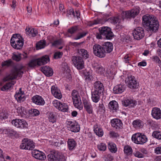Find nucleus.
Listing matches in <instances>:
<instances>
[{"instance_id":"obj_1","label":"nucleus","mask_w":161,"mask_h":161,"mask_svg":"<svg viewBox=\"0 0 161 161\" xmlns=\"http://www.w3.org/2000/svg\"><path fill=\"white\" fill-rule=\"evenodd\" d=\"M142 25L146 30L152 33L157 32L159 28L158 21L153 15L146 14L142 17Z\"/></svg>"},{"instance_id":"obj_2","label":"nucleus","mask_w":161,"mask_h":161,"mask_svg":"<svg viewBox=\"0 0 161 161\" xmlns=\"http://www.w3.org/2000/svg\"><path fill=\"white\" fill-rule=\"evenodd\" d=\"M24 39L19 34H13L10 39V44L14 49H20L24 45Z\"/></svg>"},{"instance_id":"obj_3","label":"nucleus","mask_w":161,"mask_h":161,"mask_svg":"<svg viewBox=\"0 0 161 161\" xmlns=\"http://www.w3.org/2000/svg\"><path fill=\"white\" fill-rule=\"evenodd\" d=\"M68 33L73 34L78 32L74 39L75 40L80 39L85 36L87 34L86 32L83 31L82 29L79 25H74L72 26L68 30Z\"/></svg>"},{"instance_id":"obj_4","label":"nucleus","mask_w":161,"mask_h":161,"mask_svg":"<svg viewBox=\"0 0 161 161\" xmlns=\"http://www.w3.org/2000/svg\"><path fill=\"white\" fill-rule=\"evenodd\" d=\"M48 161H65V158L64 155L55 150H53L50 152L47 155Z\"/></svg>"},{"instance_id":"obj_5","label":"nucleus","mask_w":161,"mask_h":161,"mask_svg":"<svg viewBox=\"0 0 161 161\" xmlns=\"http://www.w3.org/2000/svg\"><path fill=\"white\" fill-rule=\"evenodd\" d=\"M71 97L74 106L80 110L82 109L83 105L78 92L75 89L73 90L71 93Z\"/></svg>"},{"instance_id":"obj_6","label":"nucleus","mask_w":161,"mask_h":161,"mask_svg":"<svg viewBox=\"0 0 161 161\" xmlns=\"http://www.w3.org/2000/svg\"><path fill=\"white\" fill-rule=\"evenodd\" d=\"M23 67L21 66L19 68H14L11 73L8 76L4 77L3 79L4 81L12 80L17 78L18 76L21 77L24 73Z\"/></svg>"},{"instance_id":"obj_7","label":"nucleus","mask_w":161,"mask_h":161,"mask_svg":"<svg viewBox=\"0 0 161 161\" xmlns=\"http://www.w3.org/2000/svg\"><path fill=\"white\" fill-rule=\"evenodd\" d=\"M140 11V8L136 6L130 10L122 11L121 15L123 19L133 18L139 14Z\"/></svg>"},{"instance_id":"obj_8","label":"nucleus","mask_w":161,"mask_h":161,"mask_svg":"<svg viewBox=\"0 0 161 161\" xmlns=\"http://www.w3.org/2000/svg\"><path fill=\"white\" fill-rule=\"evenodd\" d=\"M131 140L136 144L142 145L147 142V138L144 135H142L140 133H136L132 135Z\"/></svg>"},{"instance_id":"obj_9","label":"nucleus","mask_w":161,"mask_h":161,"mask_svg":"<svg viewBox=\"0 0 161 161\" xmlns=\"http://www.w3.org/2000/svg\"><path fill=\"white\" fill-rule=\"evenodd\" d=\"M22 142L20 146V148L21 149L31 150L35 147V146L33 142L28 138L23 139Z\"/></svg>"},{"instance_id":"obj_10","label":"nucleus","mask_w":161,"mask_h":161,"mask_svg":"<svg viewBox=\"0 0 161 161\" xmlns=\"http://www.w3.org/2000/svg\"><path fill=\"white\" fill-rule=\"evenodd\" d=\"M99 31L102 33L103 38L107 39L110 40L114 36V34L111 31V29L106 26L102 27L99 29Z\"/></svg>"},{"instance_id":"obj_11","label":"nucleus","mask_w":161,"mask_h":161,"mask_svg":"<svg viewBox=\"0 0 161 161\" xmlns=\"http://www.w3.org/2000/svg\"><path fill=\"white\" fill-rule=\"evenodd\" d=\"M125 82L129 87L134 89L138 87V84L137 83L135 77L131 75H129L126 78Z\"/></svg>"},{"instance_id":"obj_12","label":"nucleus","mask_w":161,"mask_h":161,"mask_svg":"<svg viewBox=\"0 0 161 161\" xmlns=\"http://www.w3.org/2000/svg\"><path fill=\"white\" fill-rule=\"evenodd\" d=\"M92 49L95 55L100 58H103L105 57V53L103 51L102 45L96 44L93 46Z\"/></svg>"},{"instance_id":"obj_13","label":"nucleus","mask_w":161,"mask_h":161,"mask_svg":"<svg viewBox=\"0 0 161 161\" xmlns=\"http://www.w3.org/2000/svg\"><path fill=\"white\" fill-rule=\"evenodd\" d=\"M12 125L15 127L21 129L27 128L28 124L26 121L23 119H15L12 121Z\"/></svg>"},{"instance_id":"obj_14","label":"nucleus","mask_w":161,"mask_h":161,"mask_svg":"<svg viewBox=\"0 0 161 161\" xmlns=\"http://www.w3.org/2000/svg\"><path fill=\"white\" fill-rule=\"evenodd\" d=\"M72 61L75 66L78 69H81L84 68V62L82 58L78 56L72 57Z\"/></svg>"},{"instance_id":"obj_15","label":"nucleus","mask_w":161,"mask_h":161,"mask_svg":"<svg viewBox=\"0 0 161 161\" xmlns=\"http://www.w3.org/2000/svg\"><path fill=\"white\" fill-rule=\"evenodd\" d=\"M132 34L134 39L140 40L142 39L145 35L144 30L142 27H137L133 31Z\"/></svg>"},{"instance_id":"obj_16","label":"nucleus","mask_w":161,"mask_h":161,"mask_svg":"<svg viewBox=\"0 0 161 161\" xmlns=\"http://www.w3.org/2000/svg\"><path fill=\"white\" fill-rule=\"evenodd\" d=\"M53 103L54 106L59 110L63 112L68 111V107L66 103H61L57 100L53 101Z\"/></svg>"},{"instance_id":"obj_17","label":"nucleus","mask_w":161,"mask_h":161,"mask_svg":"<svg viewBox=\"0 0 161 161\" xmlns=\"http://www.w3.org/2000/svg\"><path fill=\"white\" fill-rule=\"evenodd\" d=\"M94 91L103 93L104 90L103 84L100 81H96L93 84Z\"/></svg>"},{"instance_id":"obj_18","label":"nucleus","mask_w":161,"mask_h":161,"mask_svg":"<svg viewBox=\"0 0 161 161\" xmlns=\"http://www.w3.org/2000/svg\"><path fill=\"white\" fill-rule=\"evenodd\" d=\"M67 124L69 126L70 130L73 132H77L80 131V125L76 121H69Z\"/></svg>"},{"instance_id":"obj_19","label":"nucleus","mask_w":161,"mask_h":161,"mask_svg":"<svg viewBox=\"0 0 161 161\" xmlns=\"http://www.w3.org/2000/svg\"><path fill=\"white\" fill-rule=\"evenodd\" d=\"M84 107L89 114H92L93 112L92 106L89 101L84 97L82 98Z\"/></svg>"},{"instance_id":"obj_20","label":"nucleus","mask_w":161,"mask_h":161,"mask_svg":"<svg viewBox=\"0 0 161 161\" xmlns=\"http://www.w3.org/2000/svg\"><path fill=\"white\" fill-rule=\"evenodd\" d=\"M52 94L56 98L60 99L62 98V95L60 89L56 85L52 86L51 87Z\"/></svg>"},{"instance_id":"obj_21","label":"nucleus","mask_w":161,"mask_h":161,"mask_svg":"<svg viewBox=\"0 0 161 161\" xmlns=\"http://www.w3.org/2000/svg\"><path fill=\"white\" fill-rule=\"evenodd\" d=\"M112 126L117 130L122 128L123 124L120 119H114L111 120Z\"/></svg>"},{"instance_id":"obj_22","label":"nucleus","mask_w":161,"mask_h":161,"mask_svg":"<svg viewBox=\"0 0 161 161\" xmlns=\"http://www.w3.org/2000/svg\"><path fill=\"white\" fill-rule=\"evenodd\" d=\"M122 102L124 106L129 108L134 107L136 104V101L130 98H126Z\"/></svg>"},{"instance_id":"obj_23","label":"nucleus","mask_w":161,"mask_h":161,"mask_svg":"<svg viewBox=\"0 0 161 161\" xmlns=\"http://www.w3.org/2000/svg\"><path fill=\"white\" fill-rule=\"evenodd\" d=\"M32 102L38 105H43L45 103V101L43 98L38 95L34 96L31 98Z\"/></svg>"},{"instance_id":"obj_24","label":"nucleus","mask_w":161,"mask_h":161,"mask_svg":"<svg viewBox=\"0 0 161 161\" xmlns=\"http://www.w3.org/2000/svg\"><path fill=\"white\" fill-rule=\"evenodd\" d=\"M102 45L105 54L106 53H111L113 51V44L111 42H105L102 44Z\"/></svg>"},{"instance_id":"obj_25","label":"nucleus","mask_w":161,"mask_h":161,"mask_svg":"<svg viewBox=\"0 0 161 161\" xmlns=\"http://www.w3.org/2000/svg\"><path fill=\"white\" fill-rule=\"evenodd\" d=\"M126 88V87L125 84H118L114 87L113 92L115 94L121 93L125 91Z\"/></svg>"},{"instance_id":"obj_26","label":"nucleus","mask_w":161,"mask_h":161,"mask_svg":"<svg viewBox=\"0 0 161 161\" xmlns=\"http://www.w3.org/2000/svg\"><path fill=\"white\" fill-rule=\"evenodd\" d=\"M46 114L47 117L49 122L52 124L56 122L57 119V113L56 112H48Z\"/></svg>"},{"instance_id":"obj_27","label":"nucleus","mask_w":161,"mask_h":161,"mask_svg":"<svg viewBox=\"0 0 161 161\" xmlns=\"http://www.w3.org/2000/svg\"><path fill=\"white\" fill-rule=\"evenodd\" d=\"M32 153L34 158L40 160H44L46 158L45 154L38 150H33Z\"/></svg>"},{"instance_id":"obj_28","label":"nucleus","mask_w":161,"mask_h":161,"mask_svg":"<svg viewBox=\"0 0 161 161\" xmlns=\"http://www.w3.org/2000/svg\"><path fill=\"white\" fill-rule=\"evenodd\" d=\"M151 114L153 117L156 119L161 118V110L159 108L154 107L153 108Z\"/></svg>"},{"instance_id":"obj_29","label":"nucleus","mask_w":161,"mask_h":161,"mask_svg":"<svg viewBox=\"0 0 161 161\" xmlns=\"http://www.w3.org/2000/svg\"><path fill=\"white\" fill-rule=\"evenodd\" d=\"M41 71L47 76H52L53 74V69L49 66H47L42 67Z\"/></svg>"},{"instance_id":"obj_30","label":"nucleus","mask_w":161,"mask_h":161,"mask_svg":"<svg viewBox=\"0 0 161 161\" xmlns=\"http://www.w3.org/2000/svg\"><path fill=\"white\" fill-rule=\"evenodd\" d=\"M83 75L85 81L87 83H90L95 80V78L89 72H86L84 73Z\"/></svg>"},{"instance_id":"obj_31","label":"nucleus","mask_w":161,"mask_h":161,"mask_svg":"<svg viewBox=\"0 0 161 161\" xmlns=\"http://www.w3.org/2000/svg\"><path fill=\"white\" fill-rule=\"evenodd\" d=\"M91 94L92 101L94 103H97L99 100L100 97L102 93L93 91L92 92Z\"/></svg>"},{"instance_id":"obj_32","label":"nucleus","mask_w":161,"mask_h":161,"mask_svg":"<svg viewBox=\"0 0 161 161\" xmlns=\"http://www.w3.org/2000/svg\"><path fill=\"white\" fill-rule=\"evenodd\" d=\"M25 31L26 34L33 37L36 36L38 33L37 30L32 28H29L28 29L26 28Z\"/></svg>"},{"instance_id":"obj_33","label":"nucleus","mask_w":161,"mask_h":161,"mask_svg":"<svg viewBox=\"0 0 161 161\" xmlns=\"http://www.w3.org/2000/svg\"><path fill=\"white\" fill-rule=\"evenodd\" d=\"M17 112L22 117H25L27 114L25 108L22 106L18 107L17 108Z\"/></svg>"},{"instance_id":"obj_34","label":"nucleus","mask_w":161,"mask_h":161,"mask_svg":"<svg viewBox=\"0 0 161 161\" xmlns=\"http://www.w3.org/2000/svg\"><path fill=\"white\" fill-rule=\"evenodd\" d=\"M132 125L135 128L139 129L142 127L143 123L140 119H137L133 121Z\"/></svg>"},{"instance_id":"obj_35","label":"nucleus","mask_w":161,"mask_h":161,"mask_svg":"<svg viewBox=\"0 0 161 161\" xmlns=\"http://www.w3.org/2000/svg\"><path fill=\"white\" fill-rule=\"evenodd\" d=\"M39 61V65H44L47 64L49 61V58L48 55H45L40 58H37Z\"/></svg>"},{"instance_id":"obj_36","label":"nucleus","mask_w":161,"mask_h":161,"mask_svg":"<svg viewBox=\"0 0 161 161\" xmlns=\"http://www.w3.org/2000/svg\"><path fill=\"white\" fill-rule=\"evenodd\" d=\"M76 144V142L74 139H68L67 141L68 147L70 150L73 149Z\"/></svg>"},{"instance_id":"obj_37","label":"nucleus","mask_w":161,"mask_h":161,"mask_svg":"<svg viewBox=\"0 0 161 161\" xmlns=\"http://www.w3.org/2000/svg\"><path fill=\"white\" fill-rule=\"evenodd\" d=\"M93 66L94 68L98 73L102 74L103 73L104 69L99 63H95Z\"/></svg>"},{"instance_id":"obj_38","label":"nucleus","mask_w":161,"mask_h":161,"mask_svg":"<svg viewBox=\"0 0 161 161\" xmlns=\"http://www.w3.org/2000/svg\"><path fill=\"white\" fill-rule=\"evenodd\" d=\"M108 107L110 109L116 111L118 108V103L115 100L111 101L108 104Z\"/></svg>"},{"instance_id":"obj_39","label":"nucleus","mask_w":161,"mask_h":161,"mask_svg":"<svg viewBox=\"0 0 161 161\" xmlns=\"http://www.w3.org/2000/svg\"><path fill=\"white\" fill-rule=\"evenodd\" d=\"M78 52L79 54L83 58L86 59L89 58L88 53L87 50L84 49H81L78 50Z\"/></svg>"},{"instance_id":"obj_40","label":"nucleus","mask_w":161,"mask_h":161,"mask_svg":"<svg viewBox=\"0 0 161 161\" xmlns=\"http://www.w3.org/2000/svg\"><path fill=\"white\" fill-rule=\"evenodd\" d=\"M3 134H6L12 136H15L17 134V132L11 128L4 129L3 130Z\"/></svg>"},{"instance_id":"obj_41","label":"nucleus","mask_w":161,"mask_h":161,"mask_svg":"<svg viewBox=\"0 0 161 161\" xmlns=\"http://www.w3.org/2000/svg\"><path fill=\"white\" fill-rule=\"evenodd\" d=\"M108 148L109 150L112 153H115L117 151V148L116 144L113 142L108 144Z\"/></svg>"},{"instance_id":"obj_42","label":"nucleus","mask_w":161,"mask_h":161,"mask_svg":"<svg viewBox=\"0 0 161 161\" xmlns=\"http://www.w3.org/2000/svg\"><path fill=\"white\" fill-rule=\"evenodd\" d=\"M15 83V82L14 81L7 83L2 88L1 90L3 91L8 89L10 90Z\"/></svg>"},{"instance_id":"obj_43","label":"nucleus","mask_w":161,"mask_h":161,"mask_svg":"<svg viewBox=\"0 0 161 161\" xmlns=\"http://www.w3.org/2000/svg\"><path fill=\"white\" fill-rule=\"evenodd\" d=\"M8 114L7 111L2 110L0 111V119H6L8 118Z\"/></svg>"},{"instance_id":"obj_44","label":"nucleus","mask_w":161,"mask_h":161,"mask_svg":"<svg viewBox=\"0 0 161 161\" xmlns=\"http://www.w3.org/2000/svg\"><path fill=\"white\" fill-rule=\"evenodd\" d=\"M46 42L45 40H41L36 44V47L39 49L44 48L46 46Z\"/></svg>"},{"instance_id":"obj_45","label":"nucleus","mask_w":161,"mask_h":161,"mask_svg":"<svg viewBox=\"0 0 161 161\" xmlns=\"http://www.w3.org/2000/svg\"><path fill=\"white\" fill-rule=\"evenodd\" d=\"M124 153L127 155H131L132 153V148L128 145L124 147Z\"/></svg>"},{"instance_id":"obj_46","label":"nucleus","mask_w":161,"mask_h":161,"mask_svg":"<svg viewBox=\"0 0 161 161\" xmlns=\"http://www.w3.org/2000/svg\"><path fill=\"white\" fill-rule=\"evenodd\" d=\"M94 131L96 134L99 137H102L103 135V131L102 129L98 127L94 129Z\"/></svg>"},{"instance_id":"obj_47","label":"nucleus","mask_w":161,"mask_h":161,"mask_svg":"<svg viewBox=\"0 0 161 161\" xmlns=\"http://www.w3.org/2000/svg\"><path fill=\"white\" fill-rule=\"evenodd\" d=\"M13 64V62L10 59L4 61L2 63V66L3 67L6 66L8 67L12 65Z\"/></svg>"},{"instance_id":"obj_48","label":"nucleus","mask_w":161,"mask_h":161,"mask_svg":"<svg viewBox=\"0 0 161 161\" xmlns=\"http://www.w3.org/2000/svg\"><path fill=\"white\" fill-rule=\"evenodd\" d=\"M39 61L37 59L31 60L28 64V66L30 67H34L36 65H39Z\"/></svg>"},{"instance_id":"obj_49","label":"nucleus","mask_w":161,"mask_h":161,"mask_svg":"<svg viewBox=\"0 0 161 161\" xmlns=\"http://www.w3.org/2000/svg\"><path fill=\"white\" fill-rule=\"evenodd\" d=\"M152 136L158 140H161V132L155 131L152 133Z\"/></svg>"},{"instance_id":"obj_50","label":"nucleus","mask_w":161,"mask_h":161,"mask_svg":"<svg viewBox=\"0 0 161 161\" xmlns=\"http://www.w3.org/2000/svg\"><path fill=\"white\" fill-rule=\"evenodd\" d=\"M132 57V55L131 54H126L124 57V62L126 64L129 63V61H131Z\"/></svg>"},{"instance_id":"obj_51","label":"nucleus","mask_w":161,"mask_h":161,"mask_svg":"<svg viewBox=\"0 0 161 161\" xmlns=\"http://www.w3.org/2000/svg\"><path fill=\"white\" fill-rule=\"evenodd\" d=\"M114 157L110 154H107L103 157L104 161H112L114 159Z\"/></svg>"},{"instance_id":"obj_52","label":"nucleus","mask_w":161,"mask_h":161,"mask_svg":"<svg viewBox=\"0 0 161 161\" xmlns=\"http://www.w3.org/2000/svg\"><path fill=\"white\" fill-rule=\"evenodd\" d=\"M12 59L16 62H19L21 60V56H20L19 53L15 54L13 53L12 56Z\"/></svg>"},{"instance_id":"obj_53","label":"nucleus","mask_w":161,"mask_h":161,"mask_svg":"<svg viewBox=\"0 0 161 161\" xmlns=\"http://www.w3.org/2000/svg\"><path fill=\"white\" fill-rule=\"evenodd\" d=\"M75 12L73 8H71L67 11V16L68 17H73L75 15Z\"/></svg>"},{"instance_id":"obj_54","label":"nucleus","mask_w":161,"mask_h":161,"mask_svg":"<svg viewBox=\"0 0 161 161\" xmlns=\"http://www.w3.org/2000/svg\"><path fill=\"white\" fill-rule=\"evenodd\" d=\"M98 149L101 151H104L106 149V145L104 143H101L97 145Z\"/></svg>"},{"instance_id":"obj_55","label":"nucleus","mask_w":161,"mask_h":161,"mask_svg":"<svg viewBox=\"0 0 161 161\" xmlns=\"http://www.w3.org/2000/svg\"><path fill=\"white\" fill-rule=\"evenodd\" d=\"M134 154L135 157L138 158H143L145 157V155L142 153L140 150L136 151L135 152H134Z\"/></svg>"},{"instance_id":"obj_56","label":"nucleus","mask_w":161,"mask_h":161,"mask_svg":"<svg viewBox=\"0 0 161 161\" xmlns=\"http://www.w3.org/2000/svg\"><path fill=\"white\" fill-rule=\"evenodd\" d=\"M22 94H24V92L22 91V88H20L19 89V91L18 92H16V94L14 95V97L16 99H17L20 96H21Z\"/></svg>"},{"instance_id":"obj_57","label":"nucleus","mask_w":161,"mask_h":161,"mask_svg":"<svg viewBox=\"0 0 161 161\" xmlns=\"http://www.w3.org/2000/svg\"><path fill=\"white\" fill-rule=\"evenodd\" d=\"M63 53L62 52H58L55 53L54 54V58L55 59H58L62 57Z\"/></svg>"},{"instance_id":"obj_58","label":"nucleus","mask_w":161,"mask_h":161,"mask_svg":"<svg viewBox=\"0 0 161 161\" xmlns=\"http://www.w3.org/2000/svg\"><path fill=\"white\" fill-rule=\"evenodd\" d=\"M154 152L156 154H161V146H159L155 147L154 149Z\"/></svg>"},{"instance_id":"obj_59","label":"nucleus","mask_w":161,"mask_h":161,"mask_svg":"<svg viewBox=\"0 0 161 161\" xmlns=\"http://www.w3.org/2000/svg\"><path fill=\"white\" fill-rule=\"evenodd\" d=\"M31 112L32 113V115L34 116H36L40 114L39 111L36 109H33L31 110Z\"/></svg>"},{"instance_id":"obj_60","label":"nucleus","mask_w":161,"mask_h":161,"mask_svg":"<svg viewBox=\"0 0 161 161\" xmlns=\"http://www.w3.org/2000/svg\"><path fill=\"white\" fill-rule=\"evenodd\" d=\"M119 21V18L118 17H111L110 22L114 24H117Z\"/></svg>"},{"instance_id":"obj_61","label":"nucleus","mask_w":161,"mask_h":161,"mask_svg":"<svg viewBox=\"0 0 161 161\" xmlns=\"http://www.w3.org/2000/svg\"><path fill=\"white\" fill-rule=\"evenodd\" d=\"M25 99V97L24 94H22V95L20 96L17 99H16L18 102L20 103L23 102Z\"/></svg>"},{"instance_id":"obj_62","label":"nucleus","mask_w":161,"mask_h":161,"mask_svg":"<svg viewBox=\"0 0 161 161\" xmlns=\"http://www.w3.org/2000/svg\"><path fill=\"white\" fill-rule=\"evenodd\" d=\"M62 43V41L61 40H58L56 41H54L52 43V45L53 46H56L57 45H61Z\"/></svg>"},{"instance_id":"obj_63","label":"nucleus","mask_w":161,"mask_h":161,"mask_svg":"<svg viewBox=\"0 0 161 161\" xmlns=\"http://www.w3.org/2000/svg\"><path fill=\"white\" fill-rule=\"evenodd\" d=\"M98 108V109L101 112L105 111V107L102 102L99 103Z\"/></svg>"},{"instance_id":"obj_64","label":"nucleus","mask_w":161,"mask_h":161,"mask_svg":"<svg viewBox=\"0 0 161 161\" xmlns=\"http://www.w3.org/2000/svg\"><path fill=\"white\" fill-rule=\"evenodd\" d=\"M109 135L113 137H117L119 136V135L118 133L114 131H110L109 133Z\"/></svg>"}]
</instances>
